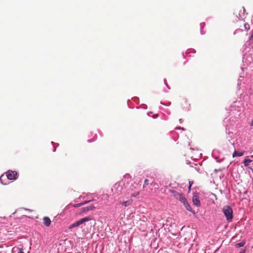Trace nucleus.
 I'll return each mask as SVG.
<instances>
[{"label":"nucleus","instance_id":"obj_14","mask_svg":"<svg viewBox=\"0 0 253 253\" xmlns=\"http://www.w3.org/2000/svg\"><path fill=\"white\" fill-rule=\"evenodd\" d=\"M186 209L187 210L191 211H192V208L190 206V205L188 203V202H187V204L184 205Z\"/></svg>","mask_w":253,"mask_h":253},{"label":"nucleus","instance_id":"obj_15","mask_svg":"<svg viewBox=\"0 0 253 253\" xmlns=\"http://www.w3.org/2000/svg\"><path fill=\"white\" fill-rule=\"evenodd\" d=\"M87 202H88L87 201H85L84 203H79L78 204H76V205H74V207L75 208L79 207L85 204H86Z\"/></svg>","mask_w":253,"mask_h":253},{"label":"nucleus","instance_id":"obj_18","mask_svg":"<svg viewBox=\"0 0 253 253\" xmlns=\"http://www.w3.org/2000/svg\"><path fill=\"white\" fill-rule=\"evenodd\" d=\"M244 26L246 29H249V25L248 24H245Z\"/></svg>","mask_w":253,"mask_h":253},{"label":"nucleus","instance_id":"obj_4","mask_svg":"<svg viewBox=\"0 0 253 253\" xmlns=\"http://www.w3.org/2000/svg\"><path fill=\"white\" fill-rule=\"evenodd\" d=\"M6 175L9 180H15L17 179V173L15 171L8 170L6 172Z\"/></svg>","mask_w":253,"mask_h":253},{"label":"nucleus","instance_id":"obj_1","mask_svg":"<svg viewBox=\"0 0 253 253\" xmlns=\"http://www.w3.org/2000/svg\"><path fill=\"white\" fill-rule=\"evenodd\" d=\"M124 184L122 182H119L115 184L112 188V195L114 197H117L120 195L124 189Z\"/></svg>","mask_w":253,"mask_h":253},{"label":"nucleus","instance_id":"obj_12","mask_svg":"<svg viewBox=\"0 0 253 253\" xmlns=\"http://www.w3.org/2000/svg\"><path fill=\"white\" fill-rule=\"evenodd\" d=\"M245 241H242L241 242L236 244L235 245V247L237 248H239L243 247L245 245Z\"/></svg>","mask_w":253,"mask_h":253},{"label":"nucleus","instance_id":"obj_19","mask_svg":"<svg viewBox=\"0 0 253 253\" xmlns=\"http://www.w3.org/2000/svg\"><path fill=\"white\" fill-rule=\"evenodd\" d=\"M18 253H24L22 249H19Z\"/></svg>","mask_w":253,"mask_h":253},{"label":"nucleus","instance_id":"obj_2","mask_svg":"<svg viewBox=\"0 0 253 253\" xmlns=\"http://www.w3.org/2000/svg\"><path fill=\"white\" fill-rule=\"evenodd\" d=\"M222 211L226 216V219L228 221L230 222L233 218V210L232 208L228 206H225L222 209Z\"/></svg>","mask_w":253,"mask_h":253},{"label":"nucleus","instance_id":"obj_24","mask_svg":"<svg viewBox=\"0 0 253 253\" xmlns=\"http://www.w3.org/2000/svg\"><path fill=\"white\" fill-rule=\"evenodd\" d=\"M191 185H189V190H190L191 189Z\"/></svg>","mask_w":253,"mask_h":253},{"label":"nucleus","instance_id":"obj_8","mask_svg":"<svg viewBox=\"0 0 253 253\" xmlns=\"http://www.w3.org/2000/svg\"><path fill=\"white\" fill-rule=\"evenodd\" d=\"M193 204L197 206V207H199L200 206V201L199 200L198 196H194L193 197Z\"/></svg>","mask_w":253,"mask_h":253},{"label":"nucleus","instance_id":"obj_17","mask_svg":"<svg viewBox=\"0 0 253 253\" xmlns=\"http://www.w3.org/2000/svg\"><path fill=\"white\" fill-rule=\"evenodd\" d=\"M139 195V192H136L131 194V197H135Z\"/></svg>","mask_w":253,"mask_h":253},{"label":"nucleus","instance_id":"obj_23","mask_svg":"<svg viewBox=\"0 0 253 253\" xmlns=\"http://www.w3.org/2000/svg\"><path fill=\"white\" fill-rule=\"evenodd\" d=\"M250 125H251V126H253V121H252V122L251 123Z\"/></svg>","mask_w":253,"mask_h":253},{"label":"nucleus","instance_id":"obj_25","mask_svg":"<svg viewBox=\"0 0 253 253\" xmlns=\"http://www.w3.org/2000/svg\"><path fill=\"white\" fill-rule=\"evenodd\" d=\"M192 182L191 183L190 182H189V185H192Z\"/></svg>","mask_w":253,"mask_h":253},{"label":"nucleus","instance_id":"obj_7","mask_svg":"<svg viewBox=\"0 0 253 253\" xmlns=\"http://www.w3.org/2000/svg\"><path fill=\"white\" fill-rule=\"evenodd\" d=\"M170 192L172 193L173 196L177 200H179L180 198L183 196L182 194L179 193L175 191L170 190Z\"/></svg>","mask_w":253,"mask_h":253},{"label":"nucleus","instance_id":"obj_3","mask_svg":"<svg viewBox=\"0 0 253 253\" xmlns=\"http://www.w3.org/2000/svg\"><path fill=\"white\" fill-rule=\"evenodd\" d=\"M91 219L90 216H87L80 219L79 220L75 222V223L71 224L69 227V229H71L74 227L79 226L80 225L84 223V222L90 221Z\"/></svg>","mask_w":253,"mask_h":253},{"label":"nucleus","instance_id":"obj_6","mask_svg":"<svg viewBox=\"0 0 253 253\" xmlns=\"http://www.w3.org/2000/svg\"><path fill=\"white\" fill-rule=\"evenodd\" d=\"M43 222L44 225L47 227L49 226L51 224L50 218L46 216L43 218Z\"/></svg>","mask_w":253,"mask_h":253},{"label":"nucleus","instance_id":"obj_13","mask_svg":"<svg viewBox=\"0 0 253 253\" xmlns=\"http://www.w3.org/2000/svg\"><path fill=\"white\" fill-rule=\"evenodd\" d=\"M252 162V160L250 159H245L244 161V164L245 166H248L249 164Z\"/></svg>","mask_w":253,"mask_h":253},{"label":"nucleus","instance_id":"obj_16","mask_svg":"<svg viewBox=\"0 0 253 253\" xmlns=\"http://www.w3.org/2000/svg\"><path fill=\"white\" fill-rule=\"evenodd\" d=\"M148 184H149V180L146 179L144 181V183L143 187L145 188L146 186V185Z\"/></svg>","mask_w":253,"mask_h":253},{"label":"nucleus","instance_id":"obj_11","mask_svg":"<svg viewBox=\"0 0 253 253\" xmlns=\"http://www.w3.org/2000/svg\"><path fill=\"white\" fill-rule=\"evenodd\" d=\"M183 204V205H185V204H187V199H186V198L184 196V195H183V196L180 198V199L179 200Z\"/></svg>","mask_w":253,"mask_h":253},{"label":"nucleus","instance_id":"obj_22","mask_svg":"<svg viewBox=\"0 0 253 253\" xmlns=\"http://www.w3.org/2000/svg\"><path fill=\"white\" fill-rule=\"evenodd\" d=\"M252 39H253V34H252V35L250 37V40H252Z\"/></svg>","mask_w":253,"mask_h":253},{"label":"nucleus","instance_id":"obj_21","mask_svg":"<svg viewBox=\"0 0 253 253\" xmlns=\"http://www.w3.org/2000/svg\"><path fill=\"white\" fill-rule=\"evenodd\" d=\"M150 185H151V186H154L155 185V183H154V182H151V183H150Z\"/></svg>","mask_w":253,"mask_h":253},{"label":"nucleus","instance_id":"obj_20","mask_svg":"<svg viewBox=\"0 0 253 253\" xmlns=\"http://www.w3.org/2000/svg\"><path fill=\"white\" fill-rule=\"evenodd\" d=\"M246 252V250H243L242 251H241L239 253H245Z\"/></svg>","mask_w":253,"mask_h":253},{"label":"nucleus","instance_id":"obj_9","mask_svg":"<svg viewBox=\"0 0 253 253\" xmlns=\"http://www.w3.org/2000/svg\"><path fill=\"white\" fill-rule=\"evenodd\" d=\"M244 152H238L237 151L235 150L234 153H233V157H235L237 156H242L244 155Z\"/></svg>","mask_w":253,"mask_h":253},{"label":"nucleus","instance_id":"obj_5","mask_svg":"<svg viewBox=\"0 0 253 253\" xmlns=\"http://www.w3.org/2000/svg\"><path fill=\"white\" fill-rule=\"evenodd\" d=\"M95 209V207L93 205H89L86 207L82 208L80 210V214L87 213V212L92 211Z\"/></svg>","mask_w":253,"mask_h":253},{"label":"nucleus","instance_id":"obj_10","mask_svg":"<svg viewBox=\"0 0 253 253\" xmlns=\"http://www.w3.org/2000/svg\"><path fill=\"white\" fill-rule=\"evenodd\" d=\"M132 203L131 200H128L127 201H126L125 202H123L121 203V204L123 206H124L125 207H127L129 205H130Z\"/></svg>","mask_w":253,"mask_h":253}]
</instances>
